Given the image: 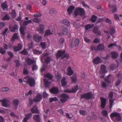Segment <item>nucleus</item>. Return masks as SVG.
<instances>
[{
  "label": "nucleus",
  "mask_w": 122,
  "mask_h": 122,
  "mask_svg": "<svg viewBox=\"0 0 122 122\" xmlns=\"http://www.w3.org/2000/svg\"><path fill=\"white\" fill-rule=\"evenodd\" d=\"M39 28L38 31L41 34H43L44 33V30L45 28L44 25L42 24H40L39 25Z\"/></svg>",
  "instance_id": "nucleus-10"
},
{
  "label": "nucleus",
  "mask_w": 122,
  "mask_h": 122,
  "mask_svg": "<svg viewBox=\"0 0 122 122\" xmlns=\"http://www.w3.org/2000/svg\"><path fill=\"white\" fill-rule=\"evenodd\" d=\"M109 101L110 103L109 107L110 110H111L112 106L114 105V101L112 99H109Z\"/></svg>",
  "instance_id": "nucleus-41"
},
{
  "label": "nucleus",
  "mask_w": 122,
  "mask_h": 122,
  "mask_svg": "<svg viewBox=\"0 0 122 122\" xmlns=\"http://www.w3.org/2000/svg\"><path fill=\"white\" fill-rule=\"evenodd\" d=\"M112 57L113 58L115 59L118 56V54L115 51H113L111 52Z\"/></svg>",
  "instance_id": "nucleus-35"
},
{
  "label": "nucleus",
  "mask_w": 122,
  "mask_h": 122,
  "mask_svg": "<svg viewBox=\"0 0 122 122\" xmlns=\"http://www.w3.org/2000/svg\"><path fill=\"white\" fill-rule=\"evenodd\" d=\"M101 62L102 60L99 56L96 57L93 60V62L95 64H98Z\"/></svg>",
  "instance_id": "nucleus-16"
},
{
  "label": "nucleus",
  "mask_w": 122,
  "mask_h": 122,
  "mask_svg": "<svg viewBox=\"0 0 122 122\" xmlns=\"http://www.w3.org/2000/svg\"><path fill=\"white\" fill-rule=\"evenodd\" d=\"M65 50L64 51H58V52L56 55L57 58H60L61 56V59H63L65 58H66L67 59H68L69 58V55L67 54H65L63 55L65 53Z\"/></svg>",
  "instance_id": "nucleus-2"
},
{
  "label": "nucleus",
  "mask_w": 122,
  "mask_h": 122,
  "mask_svg": "<svg viewBox=\"0 0 122 122\" xmlns=\"http://www.w3.org/2000/svg\"><path fill=\"white\" fill-rule=\"evenodd\" d=\"M15 62L16 63L15 66L16 67H18L20 65V62L19 61L16 60L15 61Z\"/></svg>",
  "instance_id": "nucleus-62"
},
{
  "label": "nucleus",
  "mask_w": 122,
  "mask_h": 122,
  "mask_svg": "<svg viewBox=\"0 0 122 122\" xmlns=\"http://www.w3.org/2000/svg\"><path fill=\"white\" fill-rule=\"evenodd\" d=\"M62 23L64 25L69 27L70 26V22L69 21L66 19L63 20L62 21Z\"/></svg>",
  "instance_id": "nucleus-33"
},
{
  "label": "nucleus",
  "mask_w": 122,
  "mask_h": 122,
  "mask_svg": "<svg viewBox=\"0 0 122 122\" xmlns=\"http://www.w3.org/2000/svg\"><path fill=\"white\" fill-rule=\"evenodd\" d=\"M20 24L21 26L23 27H24L27 25L26 21H24V22H23L22 21L20 22Z\"/></svg>",
  "instance_id": "nucleus-46"
},
{
  "label": "nucleus",
  "mask_w": 122,
  "mask_h": 122,
  "mask_svg": "<svg viewBox=\"0 0 122 122\" xmlns=\"http://www.w3.org/2000/svg\"><path fill=\"white\" fill-rule=\"evenodd\" d=\"M33 119L36 122H40L41 119L39 114L35 115L33 117Z\"/></svg>",
  "instance_id": "nucleus-25"
},
{
  "label": "nucleus",
  "mask_w": 122,
  "mask_h": 122,
  "mask_svg": "<svg viewBox=\"0 0 122 122\" xmlns=\"http://www.w3.org/2000/svg\"><path fill=\"white\" fill-rule=\"evenodd\" d=\"M84 40L86 42L88 43L91 41V40L88 39L87 37H84Z\"/></svg>",
  "instance_id": "nucleus-64"
},
{
  "label": "nucleus",
  "mask_w": 122,
  "mask_h": 122,
  "mask_svg": "<svg viewBox=\"0 0 122 122\" xmlns=\"http://www.w3.org/2000/svg\"><path fill=\"white\" fill-rule=\"evenodd\" d=\"M9 28H10L12 32H14L18 29V27L17 25H15L13 27L10 28V26H9Z\"/></svg>",
  "instance_id": "nucleus-39"
},
{
  "label": "nucleus",
  "mask_w": 122,
  "mask_h": 122,
  "mask_svg": "<svg viewBox=\"0 0 122 122\" xmlns=\"http://www.w3.org/2000/svg\"><path fill=\"white\" fill-rule=\"evenodd\" d=\"M94 25L93 24H88L85 26V30L86 31L93 27Z\"/></svg>",
  "instance_id": "nucleus-34"
},
{
  "label": "nucleus",
  "mask_w": 122,
  "mask_h": 122,
  "mask_svg": "<svg viewBox=\"0 0 122 122\" xmlns=\"http://www.w3.org/2000/svg\"><path fill=\"white\" fill-rule=\"evenodd\" d=\"M51 58L50 57H48L46 58L45 60V63L47 64H48L51 61Z\"/></svg>",
  "instance_id": "nucleus-49"
},
{
  "label": "nucleus",
  "mask_w": 122,
  "mask_h": 122,
  "mask_svg": "<svg viewBox=\"0 0 122 122\" xmlns=\"http://www.w3.org/2000/svg\"><path fill=\"white\" fill-rule=\"evenodd\" d=\"M79 112L81 115H86L87 114V112L86 111L82 110H80L79 111Z\"/></svg>",
  "instance_id": "nucleus-53"
},
{
  "label": "nucleus",
  "mask_w": 122,
  "mask_h": 122,
  "mask_svg": "<svg viewBox=\"0 0 122 122\" xmlns=\"http://www.w3.org/2000/svg\"><path fill=\"white\" fill-rule=\"evenodd\" d=\"M117 76L118 80L122 81V75L121 73H118L117 74Z\"/></svg>",
  "instance_id": "nucleus-47"
},
{
  "label": "nucleus",
  "mask_w": 122,
  "mask_h": 122,
  "mask_svg": "<svg viewBox=\"0 0 122 122\" xmlns=\"http://www.w3.org/2000/svg\"><path fill=\"white\" fill-rule=\"evenodd\" d=\"M100 40L97 38H96L93 41L94 43H96L99 42Z\"/></svg>",
  "instance_id": "nucleus-60"
},
{
  "label": "nucleus",
  "mask_w": 122,
  "mask_h": 122,
  "mask_svg": "<svg viewBox=\"0 0 122 122\" xmlns=\"http://www.w3.org/2000/svg\"><path fill=\"white\" fill-rule=\"evenodd\" d=\"M20 30V33L22 35V37H24L25 36V32L24 28L23 27H21Z\"/></svg>",
  "instance_id": "nucleus-40"
},
{
  "label": "nucleus",
  "mask_w": 122,
  "mask_h": 122,
  "mask_svg": "<svg viewBox=\"0 0 122 122\" xmlns=\"http://www.w3.org/2000/svg\"><path fill=\"white\" fill-rule=\"evenodd\" d=\"M67 81L66 80V78L63 77L61 80V83L63 86H65L66 85Z\"/></svg>",
  "instance_id": "nucleus-32"
},
{
  "label": "nucleus",
  "mask_w": 122,
  "mask_h": 122,
  "mask_svg": "<svg viewBox=\"0 0 122 122\" xmlns=\"http://www.w3.org/2000/svg\"><path fill=\"white\" fill-rule=\"evenodd\" d=\"M110 117L112 118L115 117L116 120L118 121H120L121 120V117L120 113L117 112L111 113L110 115Z\"/></svg>",
  "instance_id": "nucleus-5"
},
{
  "label": "nucleus",
  "mask_w": 122,
  "mask_h": 122,
  "mask_svg": "<svg viewBox=\"0 0 122 122\" xmlns=\"http://www.w3.org/2000/svg\"><path fill=\"white\" fill-rule=\"evenodd\" d=\"M114 19L116 20H119V17L118 15L117 14H115L114 15Z\"/></svg>",
  "instance_id": "nucleus-63"
},
{
  "label": "nucleus",
  "mask_w": 122,
  "mask_h": 122,
  "mask_svg": "<svg viewBox=\"0 0 122 122\" xmlns=\"http://www.w3.org/2000/svg\"><path fill=\"white\" fill-rule=\"evenodd\" d=\"M93 96V94L91 92H89L86 93L81 94L80 96L81 99L84 98L86 100L92 99Z\"/></svg>",
  "instance_id": "nucleus-4"
},
{
  "label": "nucleus",
  "mask_w": 122,
  "mask_h": 122,
  "mask_svg": "<svg viewBox=\"0 0 122 122\" xmlns=\"http://www.w3.org/2000/svg\"><path fill=\"white\" fill-rule=\"evenodd\" d=\"M42 98V96L40 94H38L37 96L33 99V101L35 102H39Z\"/></svg>",
  "instance_id": "nucleus-17"
},
{
  "label": "nucleus",
  "mask_w": 122,
  "mask_h": 122,
  "mask_svg": "<svg viewBox=\"0 0 122 122\" xmlns=\"http://www.w3.org/2000/svg\"><path fill=\"white\" fill-rule=\"evenodd\" d=\"M97 18V16L93 15L91 18L90 20L92 22L94 23L96 21Z\"/></svg>",
  "instance_id": "nucleus-38"
},
{
  "label": "nucleus",
  "mask_w": 122,
  "mask_h": 122,
  "mask_svg": "<svg viewBox=\"0 0 122 122\" xmlns=\"http://www.w3.org/2000/svg\"><path fill=\"white\" fill-rule=\"evenodd\" d=\"M108 6L111 8V10L112 11V13H114L116 12L117 8L116 5H111L110 4H109Z\"/></svg>",
  "instance_id": "nucleus-19"
},
{
  "label": "nucleus",
  "mask_w": 122,
  "mask_h": 122,
  "mask_svg": "<svg viewBox=\"0 0 122 122\" xmlns=\"http://www.w3.org/2000/svg\"><path fill=\"white\" fill-rule=\"evenodd\" d=\"M71 78L72 82L74 83L76 82L77 80V77L76 74H73L71 77Z\"/></svg>",
  "instance_id": "nucleus-36"
},
{
  "label": "nucleus",
  "mask_w": 122,
  "mask_h": 122,
  "mask_svg": "<svg viewBox=\"0 0 122 122\" xmlns=\"http://www.w3.org/2000/svg\"><path fill=\"white\" fill-rule=\"evenodd\" d=\"M45 76L50 80L52 79L53 76L50 73H48L46 74Z\"/></svg>",
  "instance_id": "nucleus-43"
},
{
  "label": "nucleus",
  "mask_w": 122,
  "mask_h": 122,
  "mask_svg": "<svg viewBox=\"0 0 122 122\" xmlns=\"http://www.w3.org/2000/svg\"><path fill=\"white\" fill-rule=\"evenodd\" d=\"M80 42L79 40L77 38H76L74 42L76 44L75 46H76V45H78V44Z\"/></svg>",
  "instance_id": "nucleus-61"
},
{
  "label": "nucleus",
  "mask_w": 122,
  "mask_h": 122,
  "mask_svg": "<svg viewBox=\"0 0 122 122\" xmlns=\"http://www.w3.org/2000/svg\"><path fill=\"white\" fill-rule=\"evenodd\" d=\"M2 47H0V53L4 55L6 52V51Z\"/></svg>",
  "instance_id": "nucleus-54"
},
{
  "label": "nucleus",
  "mask_w": 122,
  "mask_h": 122,
  "mask_svg": "<svg viewBox=\"0 0 122 122\" xmlns=\"http://www.w3.org/2000/svg\"><path fill=\"white\" fill-rule=\"evenodd\" d=\"M0 102L2 103V106L5 107H7L10 106L8 103L9 101L7 99L4 98L0 100Z\"/></svg>",
  "instance_id": "nucleus-9"
},
{
  "label": "nucleus",
  "mask_w": 122,
  "mask_h": 122,
  "mask_svg": "<svg viewBox=\"0 0 122 122\" xmlns=\"http://www.w3.org/2000/svg\"><path fill=\"white\" fill-rule=\"evenodd\" d=\"M33 20L34 22L36 23H39L40 21V20L36 18H33Z\"/></svg>",
  "instance_id": "nucleus-59"
},
{
  "label": "nucleus",
  "mask_w": 122,
  "mask_h": 122,
  "mask_svg": "<svg viewBox=\"0 0 122 122\" xmlns=\"http://www.w3.org/2000/svg\"><path fill=\"white\" fill-rule=\"evenodd\" d=\"M74 73L73 71L71 69L70 66H69L67 70V75L71 76Z\"/></svg>",
  "instance_id": "nucleus-29"
},
{
  "label": "nucleus",
  "mask_w": 122,
  "mask_h": 122,
  "mask_svg": "<svg viewBox=\"0 0 122 122\" xmlns=\"http://www.w3.org/2000/svg\"><path fill=\"white\" fill-rule=\"evenodd\" d=\"M10 19V17L8 14H6L3 18V20H9Z\"/></svg>",
  "instance_id": "nucleus-45"
},
{
  "label": "nucleus",
  "mask_w": 122,
  "mask_h": 122,
  "mask_svg": "<svg viewBox=\"0 0 122 122\" xmlns=\"http://www.w3.org/2000/svg\"><path fill=\"white\" fill-rule=\"evenodd\" d=\"M61 98L60 101L62 103H64L69 98V96L65 93L61 94L60 96Z\"/></svg>",
  "instance_id": "nucleus-6"
},
{
  "label": "nucleus",
  "mask_w": 122,
  "mask_h": 122,
  "mask_svg": "<svg viewBox=\"0 0 122 122\" xmlns=\"http://www.w3.org/2000/svg\"><path fill=\"white\" fill-rule=\"evenodd\" d=\"M26 83L28 84L30 86L32 87L35 85V81L33 78H29L27 81Z\"/></svg>",
  "instance_id": "nucleus-8"
},
{
  "label": "nucleus",
  "mask_w": 122,
  "mask_h": 122,
  "mask_svg": "<svg viewBox=\"0 0 122 122\" xmlns=\"http://www.w3.org/2000/svg\"><path fill=\"white\" fill-rule=\"evenodd\" d=\"M106 67L104 65H101L100 67V73L101 74H104L107 72V70H106Z\"/></svg>",
  "instance_id": "nucleus-13"
},
{
  "label": "nucleus",
  "mask_w": 122,
  "mask_h": 122,
  "mask_svg": "<svg viewBox=\"0 0 122 122\" xmlns=\"http://www.w3.org/2000/svg\"><path fill=\"white\" fill-rule=\"evenodd\" d=\"M54 32V30H53L48 29L46 30L44 34L45 36H46L53 34Z\"/></svg>",
  "instance_id": "nucleus-22"
},
{
  "label": "nucleus",
  "mask_w": 122,
  "mask_h": 122,
  "mask_svg": "<svg viewBox=\"0 0 122 122\" xmlns=\"http://www.w3.org/2000/svg\"><path fill=\"white\" fill-rule=\"evenodd\" d=\"M74 13L75 17L78 15L82 17L85 15V12L84 9L78 7L75 10Z\"/></svg>",
  "instance_id": "nucleus-1"
},
{
  "label": "nucleus",
  "mask_w": 122,
  "mask_h": 122,
  "mask_svg": "<svg viewBox=\"0 0 122 122\" xmlns=\"http://www.w3.org/2000/svg\"><path fill=\"white\" fill-rule=\"evenodd\" d=\"M41 46L42 48L44 49L46 48V45L45 42H41Z\"/></svg>",
  "instance_id": "nucleus-57"
},
{
  "label": "nucleus",
  "mask_w": 122,
  "mask_h": 122,
  "mask_svg": "<svg viewBox=\"0 0 122 122\" xmlns=\"http://www.w3.org/2000/svg\"><path fill=\"white\" fill-rule=\"evenodd\" d=\"M33 66L32 68V71H36L38 69V67L36 64H33Z\"/></svg>",
  "instance_id": "nucleus-56"
},
{
  "label": "nucleus",
  "mask_w": 122,
  "mask_h": 122,
  "mask_svg": "<svg viewBox=\"0 0 122 122\" xmlns=\"http://www.w3.org/2000/svg\"><path fill=\"white\" fill-rule=\"evenodd\" d=\"M104 33L107 34V35L108 36L107 40H108L110 37L109 33L110 35L112 36L113 38L115 37L113 36V34H114L116 32V29H115V28L113 27H112L110 28L109 30V31H104Z\"/></svg>",
  "instance_id": "nucleus-3"
},
{
  "label": "nucleus",
  "mask_w": 122,
  "mask_h": 122,
  "mask_svg": "<svg viewBox=\"0 0 122 122\" xmlns=\"http://www.w3.org/2000/svg\"><path fill=\"white\" fill-rule=\"evenodd\" d=\"M101 101V107L102 108H104L105 107L107 102L106 99L103 97H101L100 98Z\"/></svg>",
  "instance_id": "nucleus-12"
},
{
  "label": "nucleus",
  "mask_w": 122,
  "mask_h": 122,
  "mask_svg": "<svg viewBox=\"0 0 122 122\" xmlns=\"http://www.w3.org/2000/svg\"><path fill=\"white\" fill-rule=\"evenodd\" d=\"M27 64L28 65H30L33 64L35 62V61L32 60L30 58H28L25 60Z\"/></svg>",
  "instance_id": "nucleus-23"
},
{
  "label": "nucleus",
  "mask_w": 122,
  "mask_h": 122,
  "mask_svg": "<svg viewBox=\"0 0 122 122\" xmlns=\"http://www.w3.org/2000/svg\"><path fill=\"white\" fill-rule=\"evenodd\" d=\"M56 77L58 80H60L62 77L61 75L58 72H57Z\"/></svg>",
  "instance_id": "nucleus-55"
},
{
  "label": "nucleus",
  "mask_w": 122,
  "mask_h": 122,
  "mask_svg": "<svg viewBox=\"0 0 122 122\" xmlns=\"http://www.w3.org/2000/svg\"><path fill=\"white\" fill-rule=\"evenodd\" d=\"M33 37L34 40L37 42L40 41L41 40L42 37L38 34L34 35Z\"/></svg>",
  "instance_id": "nucleus-14"
},
{
  "label": "nucleus",
  "mask_w": 122,
  "mask_h": 122,
  "mask_svg": "<svg viewBox=\"0 0 122 122\" xmlns=\"http://www.w3.org/2000/svg\"><path fill=\"white\" fill-rule=\"evenodd\" d=\"M50 92L51 94H57L59 92V90L57 87H54L50 89Z\"/></svg>",
  "instance_id": "nucleus-15"
},
{
  "label": "nucleus",
  "mask_w": 122,
  "mask_h": 122,
  "mask_svg": "<svg viewBox=\"0 0 122 122\" xmlns=\"http://www.w3.org/2000/svg\"><path fill=\"white\" fill-rule=\"evenodd\" d=\"M93 31L94 33H97V35H101V33L100 31H99L98 28L97 27H94L93 30Z\"/></svg>",
  "instance_id": "nucleus-28"
},
{
  "label": "nucleus",
  "mask_w": 122,
  "mask_h": 122,
  "mask_svg": "<svg viewBox=\"0 0 122 122\" xmlns=\"http://www.w3.org/2000/svg\"><path fill=\"white\" fill-rule=\"evenodd\" d=\"M18 38V34L17 33H14L11 39V40L12 42H13L15 39H17Z\"/></svg>",
  "instance_id": "nucleus-31"
},
{
  "label": "nucleus",
  "mask_w": 122,
  "mask_h": 122,
  "mask_svg": "<svg viewBox=\"0 0 122 122\" xmlns=\"http://www.w3.org/2000/svg\"><path fill=\"white\" fill-rule=\"evenodd\" d=\"M12 17L13 18H15L16 15V12L15 10H12L11 13H10Z\"/></svg>",
  "instance_id": "nucleus-44"
},
{
  "label": "nucleus",
  "mask_w": 122,
  "mask_h": 122,
  "mask_svg": "<svg viewBox=\"0 0 122 122\" xmlns=\"http://www.w3.org/2000/svg\"><path fill=\"white\" fill-rule=\"evenodd\" d=\"M31 111L33 113H39V112L37 107L36 106H34L31 108Z\"/></svg>",
  "instance_id": "nucleus-24"
},
{
  "label": "nucleus",
  "mask_w": 122,
  "mask_h": 122,
  "mask_svg": "<svg viewBox=\"0 0 122 122\" xmlns=\"http://www.w3.org/2000/svg\"><path fill=\"white\" fill-rule=\"evenodd\" d=\"M118 66H116L115 64H111L110 66V68L112 70H113L116 68H117Z\"/></svg>",
  "instance_id": "nucleus-48"
},
{
  "label": "nucleus",
  "mask_w": 122,
  "mask_h": 122,
  "mask_svg": "<svg viewBox=\"0 0 122 122\" xmlns=\"http://www.w3.org/2000/svg\"><path fill=\"white\" fill-rule=\"evenodd\" d=\"M1 7L4 10L7 9L8 6L6 1H5L1 4Z\"/></svg>",
  "instance_id": "nucleus-27"
},
{
  "label": "nucleus",
  "mask_w": 122,
  "mask_h": 122,
  "mask_svg": "<svg viewBox=\"0 0 122 122\" xmlns=\"http://www.w3.org/2000/svg\"><path fill=\"white\" fill-rule=\"evenodd\" d=\"M22 47V45L20 43H19L17 46H14L13 48L15 51H17L21 49Z\"/></svg>",
  "instance_id": "nucleus-20"
},
{
  "label": "nucleus",
  "mask_w": 122,
  "mask_h": 122,
  "mask_svg": "<svg viewBox=\"0 0 122 122\" xmlns=\"http://www.w3.org/2000/svg\"><path fill=\"white\" fill-rule=\"evenodd\" d=\"M19 102V99H14L13 101L12 104L13 106L16 110Z\"/></svg>",
  "instance_id": "nucleus-11"
},
{
  "label": "nucleus",
  "mask_w": 122,
  "mask_h": 122,
  "mask_svg": "<svg viewBox=\"0 0 122 122\" xmlns=\"http://www.w3.org/2000/svg\"><path fill=\"white\" fill-rule=\"evenodd\" d=\"M9 88L7 87H3L0 89V90L2 92H7L9 91Z\"/></svg>",
  "instance_id": "nucleus-50"
},
{
  "label": "nucleus",
  "mask_w": 122,
  "mask_h": 122,
  "mask_svg": "<svg viewBox=\"0 0 122 122\" xmlns=\"http://www.w3.org/2000/svg\"><path fill=\"white\" fill-rule=\"evenodd\" d=\"M96 49L97 51H101L105 49V46L103 43L100 44L98 46H96Z\"/></svg>",
  "instance_id": "nucleus-18"
},
{
  "label": "nucleus",
  "mask_w": 122,
  "mask_h": 122,
  "mask_svg": "<svg viewBox=\"0 0 122 122\" xmlns=\"http://www.w3.org/2000/svg\"><path fill=\"white\" fill-rule=\"evenodd\" d=\"M103 116L106 117L108 115L107 111L106 110H103L102 112Z\"/></svg>",
  "instance_id": "nucleus-51"
},
{
  "label": "nucleus",
  "mask_w": 122,
  "mask_h": 122,
  "mask_svg": "<svg viewBox=\"0 0 122 122\" xmlns=\"http://www.w3.org/2000/svg\"><path fill=\"white\" fill-rule=\"evenodd\" d=\"M32 115V114L31 113L27 114L26 116L24 118L22 121L23 122H27V120Z\"/></svg>",
  "instance_id": "nucleus-26"
},
{
  "label": "nucleus",
  "mask_w": 122,
  "mask_h": 122,
  "mask_svg": "<svg viewBox=\"0 0 122 122\" xmlns=\"http://www.w3.org/2000/svg\"><path fill=\"white\" fill-rule=\"evenodd\" d=\"M57 100V99L56 97H52L50 99V102H51L54 101H56Z\"/></svg>",
  "instance_id": "nucleus-58"
},
{
  "label": "nucleus",
  "mask_w": 122,
  "mask_h": 122,
  "mask_svg": "<svg viewBox=\"0 0 122 122\" xmlns=\"http://www.w3.org/2000/svg\"><path fill=\"white\" fill-rule=\"evenodd\" d=\"M20 53L22 54L25 55H27L28 54V52L25 49H23L22 51L20 52Z\"/></svg>",
  "instance_id": "nucleus-52"
},
{
  "label": "nucleus",
  "mask_w": 122,
  "mask_h": 122,
  "mask_svg": "<svg viewBox=\"0 0 122 122\" xmlns=\"http://www.w3.org/2000/svg\"><path fill=\"white\" fill-rule=\"evenodd\" d=\"M33 53L35 54L40 55L42 54V52L41 51H39L38 50L35 49L33 51Z\"/></svg>",
  "instance_id": "nucleus-42"
},
{
  "label": "nucleus",
  "mask_w": 122,
  "mask_h": 122,
  "mask_svg": "<svg viewBox=\"0 0 122 122\" xmlns=\"http://www.w3.org/2000/svg\"><path fill=\"white\" fill-rule=\"evenodd\" d=\"M75 8V7L73 5L70 6L68 8L67 10V11L68 13L70 14L72 12L73 10Z\"/></svg>",
  "instance_id": "nucleus-30"
},
{
  "label": "nucleus",
  "mask_w": 122,
  "mask_h": 122,
  "mask_svg": "<svg viewBox=\"0 0 122 122\" xmlns=\"http://www.w3.org/2000/svg\"><path fill=\"white\" fill-rule=\"evenodd\" d=\"M44 85L46 87H48L50 86V83L46 79H44Z\"/></svg>",
  "instance_id": "nucleus-37"
},
{
  "label": "nucleus",
  "mask_w": 122,
  "mask_h": 122,
  "mask_svg": "<svg viewBox=\"0 0 122 122\" xmlns=\"http://www.w3.org/2000/svg\"><path fill=\"white\" fill-rule=\"evenodd\" d=\"M61 30L63 34L66 35L68 33V31L66 27L65 26H62Z\"/></svg>",
  "instance_id": "nucleus-21"
},
{
  "label": "nucleus",
  "mask_w": 122,
  "mask_h": 122,
  "mask_svg": "<svg viewBox=\"0 0 122 122\" xmlns=\"http://www.w3.org/2000/svg\"><path fill=\"white\" fill-rule=\"evenodd\" d=\"M78 86V85L75 86L71 90L66 89L64 90V91L68 93H74L77 91Z\"/></svg>",
  "instance_id": "nucleus-7"
}]
</instances>
